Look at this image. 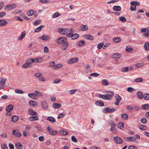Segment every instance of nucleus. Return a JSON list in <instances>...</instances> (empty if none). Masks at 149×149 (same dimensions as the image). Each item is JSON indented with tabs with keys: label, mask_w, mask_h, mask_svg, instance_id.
<instances>
[{
	"label": "nucleus",
	"mask_w": 149,
	"mask_h": 149,
	"mask_svg": "<svg viewBox=\"0 0 149 149\" xmlns=\"http://www.w3.org/2000/svg\"><path fill=\"white\" fill-rule=\"evenodd\" d=\"M58 31L61 34L63 35H66L67 36L68 34H70L69 33V29L68 28H59L58 29Z\"/></svg>",
	"instance_id": "f257e3e1"
},
{
	"label": "nucleus",
	"mask_w": 149,
	"mask_h": 149,
	"mask_svg": "<svg viewBox=\"0 0 149 149\" xmlns=\"http://www.w3.org/2000/svg\"><path fill=\"white\" fill-rule=\"evenodd\" d=\"M115 97L116 99V101L115 103V104L116 105H118L120 101L121 100V97L118 94H116L115 95Z\"/></svg>",
	"instance_id": "f03ea898"
},
{
	"label": "nucleus",
	"mask_w": 149,
	"mask_h": 149,
	"mask_svg": "<svg viewBox=\"0 0 149 149\" xmlns=\"http://www.w3.org/2000/svg\"><path fill=\"white\" fill-rule=\"evenodd\" d=\"M79 36V35L77 33L73 34V33H70L68 34L67 37L69 38H71L72 40L78 38Z\"/></svg>",
	"instance_id": "7ed1b4c3"
},
{
	"label": "nucleus",
	"mask_w": 149,
	"mask_h": 149,
	"mask_svg": "<svg viewBox=\"0 0 149 149\" xmlns=\"http://www.w3.org/2000/svg\"><path fill=\"white\" fill-rule=\"evenodd\" d=\"M66 41V38L65 37H61L58 38L56 40L57 42L60 44H61L64 43Z\"/></svg>",
	"instance_id": "20e7f679"
},
{
	"label": "nucleus",
	"mask_w": 149,
	"mask_h": 149,
	"mask_svg": "<svg viewBox=\"0 0 149 149\" xmlns=\"http://www.w3.org/2000/svg\"><path fill=\"white\" fill-rule=\"evenodd\" d=\"M99 97L100 98L105 100H110L111 99L109 95H108V94L102 95L100 94L99 95Z\"/></svg>",
	"instance_id": "39448f33"
},
{
	"label": "nucleus",
	"mask_w": 149,
	"mask_h": 149,
	"mask_svg": "<svg viewBox=\"0 0 149 149\" xmlns=\"http://www.w3.org/2000/svg\"><path fill=\"white\" fill-rule=\"evenodd\" d=\"M115 142L118 144H121L123 142V140L120 138L116 136L114 137Z\"/></svg>",
	"instance_id": "423d86ee"
},
{
	"label": "nucleus",
	"mask_w": 149,
	"mask_h": 149,
	"mask_svg": "<svg viewBox=\"0 0 149 149\" xmlns=\"http://www.w3.org/2000/svg\"><path fill=\"white\" fill-rule=\"evenodd\" d=\"M17 6L16 4H12L8 5L6 6L5 7V9L8 10H11L14 8H15Z\"/></svg>",
	"instance_id": "0eeeda50"
},
{
	"label": "nucleus",
	"mask_w": 149,
	"mask_h": 149,
	"mask_svg": "<svg viewBox=\"0 0 149 149\" xmlns=\"http://www.w3.org/2000/svg\"><path fill=\"white\" fill-rule=\"evenodd\" d=\"M84 37L87 39L91 40H94V37L92 35L88 34H85Z\"/></svg>",
	"instance_id": "6e6552de"
},
{
	"label": "nucleus",
	"mask_w": 149,
	"mask_h": 149,
	"mask_svg": "<svg viewBox=\"0 0 149 149\" xmlns=\"http://www.w3.org/2000/svg\"><path fill=\"white\" fill-rule=\"evenodd\" d=\"M68 45V42H64V43L61 46V49L64 50L67 48Z\"/></svg>",
	"instance_id": "1a4fd4ad"
},
{
	"label": "nucleus",
	"mask_w": 149,
	"mask_h": 149,
	"mask_svg": "<svg viewBox=\"0 0 149 149\" xmlns=\"http://www.w3.org/2000/svg\"><path fill=\"white\" fill-rule=\"evenodd\" d=\"M41 38L43 40L47 41L49 40L50 39V37L48 35H45L41 37Z\"/></svg>",
	"instance_id": "9d476101"
},
{
	"label": "nucleus",
	"mask_w": 149,
	"mask_h": 149,
	"mask_svg": "<svg viewBox=\"0 0 149 149\" xmlns=\"http://www.w3.org/2000/svg\"><path fill=\"white\" fill-rule=\"evenodd\" d=\"M78 61V59L77 58H74L70 59L68 61V63L69 64L73 63L75 62H77Z\"/></svg>",
	"instance_id": "9b49d317"
},
{
	"label": "nucleus",
	"mask_w": 149,
	"mask_h": 149,
	"mask_svg": "<svg viewBox=\"0 0 149 149\" xmlns=\"http://www.w3.org/2000/svg\"><path fill=\"white\" fill-rule=\"evenodd\" d=\"M41 105L44 109H47L48 107V105L47 103L45 101L41 102Z\"/></svg>",
	"instance_id": "f8f14e48"
},
{
	"label": "nucleus",
	"mask_w": 149,
	"mask_h": 149,
	"mask_svg": "<svg viewBox=\"0 0 149 149\" xmlns=\"http://www.w3.org/2000/svg\"><path fill=\"white\" fill-rule=\"evenodd\" d=\"M8 24L7 21L5 20H0V26H4Z\"/></svg>",
	"instance_id": "ddd939ff"
},
{
	"label": "nucleus",
	"mask_w": 149,
	"mask_h": 149,
	"mask_svg": "<svg viewBox=\"0 0 149 149\" xmlns=\"http://www.w3.org/2000/svg\"><path fill=\"white\" fill-rule=\"evenodd\" d=\"M28 96L32 99L37 100V98L36 97V95L34 93H31L28 94Z\"/></svg>",
	"instance_id": "4468645a"
},
{
	"label": "nucleus",
	"mask_w": 149,
	"mask_h": 149,
	"mask_svg": "<svg viewBox=\"0 0 149 149\" xmlns=\"http://www.w3.org/2000/svg\"><path fill=\"white\" fill-rule=\"evenodd\" d=\"M29 104L31 106H36L37 105V103L36 101L31 100L29 102Z\"/></svg>",
	"instance_id": "2eb2a0df"
},
{
	"label": "nucleus",
	"mask_w": 149,
	"mask_h": 149,
	"mask_svg": "<svg viewBox=\"0 0 149 149\" xmlns=\"http://www.w3.org/2000/svg\"><path fill=\"white\" fill-rule=\"evenodd\" d=\"M29 114L30 115H36L38 114V113L35 112L32 109H30L29 110Z\"/></svg>",
	"instance_id": "dca6fc26"
},
{
	"label": "nucleus",
	"mask_w": 149,
	"mask_h": 149,
	"mask_svg": "<svg viewBox=\"0 0 149 149\" xmlns=\"http://www.w3.org/2000/svg\"><path fill=\"white\" fill-rule=\"evenodd\" d=\"M36 12V11L33 10H31L27 13V15L29 16H31Z\"/></svg>",
	"instance_id": "f3484780"
},
{
	"label": "nucleus",
	"mask_w": 149,
	"mask_h": 149,
	"mask_svg": "<svg viewBox=\"0 0 149 149\" xmlns=\"http://www.w3.org/2000/svg\"><path fill=\"white\" fill-rule=\"evenodd\" d=\"M26 31H23L21 34L20 36L18 38V39L19 40H21L24 38L26 35Z\"/></svg>",
	"instance_id": "a211bd4d"
},
{
	"label": "nucleus",
	"mask_w": 149,
	"mask_h": 149,
	"mask_svg": "<svg viewBox=\"0 0 149 149\" xmlns=\"http://www.w3.org/2000/svg\"><path fill=\"white\" fill-rule=\"evenodd\" d=\"M31 116L29 117V120L30 121H34L38 120V117L37 116Z\"/></svg>",
	"instance_id": "6ab92c4d"
},
{
	"label": "nucleus",
	"mask_w": 149,
	"mask_h": 149,
	"mask_svg": "<svg viewBox=\"0 0 149 149\" xmlns=\"http://www.w3.org/2000/svg\"><path fill=\"white\" fill-rule=\"evenodd\" d=\"M61 104H60L54 103L53 104V107L55 109H58L61 107Z\"/></svg>",
	"instance_id": "aec40b11"
},
{
	"label": "nucleus",
	"mask_w": 149,
	"mask_h": 149,
	"mask_svg": "<svg viewBox=\"0 0 149 149\" xmlns=\"http://www.w3.org/2000/svg\"><path fill=\"white\" fill-rule=\"evenodd\" d=\"M34 61V59L32 58H28L26 61V62L30 65H31Z\"/></svg>",
	"instance_id": "412c9836"
},
{
	"label": "nucleus",
	"mask_w": 149,
	"mask_h": 149,
	"mask_svg": "<svg viewBox=\"0 0 149 149\" xmlns=\"http://www.w3.org/2000/svg\"><path fill=\"white\" fill-rule=\"evenodd\" d=\"M47 120L50 122L52 123H54L56 122L55 119L52 117L49 116L47 118Z\"/></svg>",
	"instance_id": "4be33fe9"
},
{
	"label": "nucleus",
	"mask_w": 149,
	"mask_h": 149,
	"mask_svg": "<svg viewBox=\"0 0 149 149\" xmlns=\"http://www.w3.org/2000/svg\"><path fill=\"white\" fill-rule=\"evenodd\" d=\"M13 107L12 105H8L6 107V111H11L13 110Z\"/></svg>",
	"instance_id": "5701e85b"
},
{
	"label": "nucleus",
	"mask_w": 149,
	"mask_h": 149,
	"mask_svg": "<svg viewBox=\"0 0 149 149\" xmlns=\"http://www.w3.org/2000/svg\"><path fill=\"white\" fill-rule=\"evenodd\" d=\"M121 56V54L118 53H116L113 54L112 55V56L113 58H120Z\"/></svg>",
	"instance_id": "b1692460"
},
{
	"label": "nucleus",
	"mask_w": 149,
	"mask_h": 149,
	"mask_svg": "<svg viewBox=\"0 0 149 149\" xmlns=\"http://www.w3.org/2000/svg\"><path fill=\"white\" fill-rule=\"evenodd\" d=\"M49 67L52 68L54 69H56V65H55V62H51L49 64Z\"/></svg>",
	"instance_id": "393cba45"
},
{
	"label": "nucleus",
	"mask_w": 149,
	"mask_h": 149,
	"mask_svg": "<svg viewBox=\"0 0 149 149\" xmlns=\"http://www.w3.org/2000/svg\"><path fill=\"white\" fill-rule=\"evenodd\" d=\"M125 140L127 141H134L135 140V139L134 137H130L126 138Z\"/></svg>",
	"instance_id": "a878e982"
},
{
	"label": "nucleus",
	"mask_w": 149,
	"mask_h": 149,
	"mask_svg": "<svg viewBox=\"0 0 149 149\" xmlns=\"http://www.w3.org/2000/svg\"><path fill=\"white\" fill-rule=\"evenodd\" d=\"M137 96L138 98L140 99H142L143 97V95L141 92L140 91H139L137 93Z\"/></svg>",
	"instance_id": "bb28decb"
},
{
	"label": "nucleus",
	"mask_w": 149,
	"mask_h": 149,
	"mask_svg": "<svg viewBox=\"0 0 149 149\" xmlns=\"http://www.w3.org/2000/svg\"><path fill=\"white\" fill-rule=\"evenodd\" d=\"M134 3H132V1L130 2V4L132 5L130 8V10L131 11L135 10L136 9V6Z\"/></svg>",
	"instance_id": "cd10ccee"
},
{
	"label": "nucleus",
	"mask_w": 149,
	"mask_h": 149,
	"mask_svg": "<svg viewBox=\"0 0 149 149\" xmlns=\"http://www.w3.org/2000/svg\"><path fill=\"white\" fill-rule=\"evenodd\" d=\"M81 30L84 31L88 29V26L86 25H82L81 26Z\"/></svg>",
	"instance_id": "c85d7f7f"
},
{
	"label": "nucleus",
	"mask_w": 149,
	"mask_h": 149,
	"mask_svg": "<svg viewBox=\"0 0 149 149\" xmlns=\"http://www.w3.org/2000/svg\"><path fill=\"white\" fill-rule=\"evenodd\" d=\"M18 119V117L17 116H13L11 117L12 121L14 122L17 121Z\"/></svg>",
	"instance_id": "c756f323"
},
{
	"label": "nucleus",
	"mask_w": 149,
	"mask_h": 149,
	"mask_svg": "<svg viewBox=\"0 0 149 149\" xmlns=\"http://www.w3.org/2000/svg\"><path fill=\"white\" fill-rule=\"evenodd\" d=\"M31 67V65H29L26 62L23 64L22 66V68H28Z\"/></svg>",
	"instance_id": "7c9ffc66"
},
{
	"label": "nucleus",
	"mask_w": 149,
	"mask_h": 149,
	"mask_svg": "<svg viewBox=\"0 0 149 149\" xmlns=\"http://www.w3.org/2000/svg\"><path fill=\"white\" fill-rule=\"evenodd\" d=\"M15 147L18 149H22V146L20 143L17 142L15 144Z\"/></svg>",
	"instance_id": "2f4dec72"
},
{
	"label": "nucleus",
	"mask_w": 149,
	"mask_h": 149,
	"mask_svg": "<svg viewBox=\"0 0 149 149\" xmlns=\"http://www.w3.org/2000/svg\"><path fill=\"white\" fill-rule=\"evenodd\" d=\"M113 10L115 11H120L121 10V8L119 6H114L113 8Z\"/></svg>",
	"instance_id": "473e14b6"
},
{
	"label": "nucleus",
	"mask_w": 149,
	"mask_h": 149,
	"mask_svg": "<svg viewBox=\"0 0 149 149\" xmlns=\"http://www.w3.org/2000/svg\"><path fill=\"white\" fill-rule=\"evenodd\" d=\"M60 134L62 135H65L68 134V132L66 131L63 130H60L59 131Z\"/></svg>",
	"instance_id": "72a5a7b5"
},
{
	"label": "nucleus",
	"mask_w": 149,
	"mask_h": 149,
	"mask_svg": "<svg viewBox=\"0 0 149 149\" xmlns=\"http://www.w3.org/2000/svg\"><path fill=\"white\" fill-rule=\"evenodd\" d=\"M103 85L107 86L109 84L108 81L106 79H104L101 81Z\"/></svg>",
	"instance_id": "f704fd0d"
},
{
	"label": "nucleus",
	"mask_w": 149,
	"mask_h": 149,
	"mask_svg": "<svg viewBox=\"0 0 149 149\" xmlns=\"http://www.w3.org/2000/svg\"><path fill=\"white\" fill-rule=\"evenodd\" d=\"M85 43V42L84 40H81L77 44V45L79 47L83 46Z\"/></svg>",
	"instance_id": "c9c22d12"
},
{
	"label": "nucleus",
	"mask_w": 149,
	"mask_h": 149,
	"mask_svg": "<svg viewBox=\"0 0 149 149\" xmlns=\"http://www.w3.org/2000/svg\"><path fill=\"white\" fill-rule=\"evenodd\" d=\"M35 62V63L40 62L43 61V59L42 57H38L34 59Z\"/></svg>",
	"instance_id": "e433bc0d"
},
{
	"label": "nucleus",
	"mask_w": 149,
	"mask_h": 149,
	"mask_svg": "<svg viewBox=\"0 0 149 149\" xmlns=\"http://www.w3.org/2000/svg\"><path fill=\"white\" fill-rule=\"evenodd\" d=\"M144 48L146 51L149 50V42H146L144 45Z\"/></svg>",
	"instance_id": "4c0bfd02"
},
{
	"label": "nucleus",
	"mask_w": 149,
	"mask_h": 149,
	"mask_svg": "<svg viewBox=\"0 0 149 149\" xmlns=\"http://www.w3.org/2000/svg\"><path fill=\"white\" fill-rule=\"evenodd\" d=\"M95 103L96 105L100 106H103L104 105V103L101 101H96Z\"/></svg>",
	"instance_id": "58836bf2"
},
{
	"label": "nucleus",
	"mask_w": 149,
	"mask_h": 149,
	"mask_svg": "<svg viewBox=\"0 0 149 149\" xmlns=\"http://www.w3.org/2000/svg\"><path fill=\"white\" fill-rule=\"evenodd\" d=\"M128 117V115L126 113H123L121 115L122 118L125 120H127Z\"/></svg>",
	"instance_id": "ea45409f"
},
{
	"label": "nucleus",
	"mask_w": 149,
	"mask_h": 149,
	"mask_svg": "<svg viewBox=\"0 0 149 149\" xmlns=\"http://www.w3.org/2000/svg\"><path fill=\"white\" fill-rule=\"evenodd\" d=\"M113 41L116 42H118L121 41V38L119 37H116L113 39Z\"/></svg>",
	"instance_id": "a19ab883"
},
{
	"label": "nucleus",
	"mask_w": 149,
	"mask_h": 149,
	"mask_svg": "<svg viewBox=\"0 0 149 149\" xmlns=\"http://www.w3.org/2000/svg\"><path fill=\"white\" fill-rule=\"evenodd\" d=\"M34 93L36 95V97H41L42 96V95L39 91H35L34 92Z\"/></svg>",
	"instance_id": "79ce46f5"
},
{
	"label": "nucleus",
	"mask_w": 149,
	"mask_h": 149,
	"mask_svg": "<svg viewBox=\"0 0 149 149\" xmlns=\"http://www.w3.org/2000/svg\"><path fill=\"white\" fill-rule=\"evenodd\" d=\"M44 27V25H41L39 26L35 30V32H38L39 31H40L42 29V27Z\"/></svg>",
	"instance_id": "37998d69"
},
{
	"label": "nucleus",
	"mask_w": 149,
	"mask_h": 149,
	"mask_svg": "<svg viewBox=\"0 0 149 149\" xmlns=\"http://www.w3.org/2000/svg\"><path fill=\"white\" fill-rule=\"evenodd\" d=\"M144 65V64L142 63H138L136 64V67L140 68L143 67Z\"/></svg>",
	"instance_id": "c03bdc74"
},
{
	"label": "nucleus",
	"mask_w": 149,
	"mask_h": 149,
	"mask_svg": "<svg viewBox=\"0 0 149 149\" xmlns=\"http://www.w3.org/2000/svg\"><path fill=\"white\" fill-rule=\"evenodd\" d=\"M108 123L110 126H116V124L114 122L111 120H109L108 121Z\"/></svg>",
	"instance_id": "a18cd8bd"
},
{
	"label": "nucleus",
	"mask_w": 149,
	"mask_h": 149,
	"mask_svg": "<svg viewBox=\"0 0 149 149\" xmlns=\"http://www.w3.org/2000/svg\"><path fill=\"white\" fill-rule=\"evenodd\" d=\"M5 80L3 78H0V84L1 86H3L5 83Z\"/></svg>",
	"instance_id": "49530a36"
},
{
	"label": "nucleus",
	"mask_w": 149,
	"mask_h": 149,
	"mask_svg": "<svg viewBox=\"0 0 149 149\" xmlns=\"http://www.w3.org/2000/svg\"><path fill=\"white\" fill-rule=\"evenodd\" d=\"M116 126H111V127L110 128V131H111L113 133H116V130L115 128V127Z\"/></svg>",
	"instance_id": "de8ad7c7"
},
{
	"label": "nucleus",
	"mask_w": 149,
	"mask_h": 149,
	"mask_svg": "<svg viewBox=\"0 0 149 149\" xmlns=\"http://www.w3.org/2000/svg\"><path fill=\"white\" fill-rule=\"evenodd\" d=\"M124 123H120L117 125L118 127L120 129H122L123 128Z\"/></svg>",
	"instance_id": "09e8293b"
},
{
	"label": "nucleus",
	"mask_w": 149,
	"mask_h": 149,
	"mask_svg": "<svg viewBox=\"0 0 149 149\" xmlns=\"http://www.w3.org/2000/svg\"><path fill=\"white\" fill-rule=\"evenodd\" d=\"M60 14L58 12H56L52 15V17L53 18L57 17L60 15Z\"/></svg>",
	"instance_id": "8fccbe9b"
},
{
	"label": "nucleus",
	"mask_w": 149,
	"mask_h": 149,
	"mask_svg": "<svg viewBox=\"0 0 149 149\" xmlns=\"http://www.w3.org/2000/svg\"><path fill=\"white\" fill-rule=\"evenodd\" d=\"M120 21H122V22H124L126 21V18L124 17H120L118 18Z\"/></svg>",
	"instance_id": "3c124183"
},
{
	"label": "nucleus",
	"mask_w": 149,
	"mask_h": 149,
	"mask_svg": "<svg viewBox=\"0 0 149 149\" xmlns=\"http://www.w3.org/2000/svg\"><path fill=\"white\" fill-rule=\"evenodd\" d=\"M140 129L142 130H145L147 129L146 127L143 125H141L139 127Z\"/></svg>",
	"instance_id": "603ef678"
},
{
	"label": "nucleus",
	"mask_w": 149,
	"mask_h": 149,
	"mask_svg": "<svg viewBox=\"0 0 149 149\" xmlns=\"http://www.w3.org/2000/svg\"><path fill=\"white\" fill-rule=\"evenodd\" d=\"M126 50L128 52H131L133 50V49L130 46H127L126 47Z\"/></svg>",
	"instance_id": "864d4df0"
},
{
	"label": "nucleus",
	"mask_w": 149,
	"mask_h": 149,
	"mask_svg": "<svg viewBox=\"0 0 149 149\" xmlns=\"http://www.w3.org/2000/svg\"><path fill=\"white\" fill-rule=\"evenodd\" d=\"M135 81L136 82H141L143 81V79L142 78H139L135 79Z\"/></svg>",
	"instance_id": "5fc2aeb1"
},
{
	"label": "nucleus",
	"mask_w": 149,
	"mask_h": 149,
	"mask_svg": "<svg viewBox=\"0 0 149 149\" xmlns=\"http://www.w3.org/2000/svg\"><path fill=\"white\" fill-rule=\"evenodd\" d=\"M142 107L143 109L145 110H148L149 109V105L147 104L143 105Z\"/></svg>",
	"instance_id": "6e6d98bb"
},
{
	"label": "nucleus",
	"mask_w": 149,
	"mask_h": 149,
	"mask_svg": "<svg viewBox=\"0 0 149 149\" xmlns=\"http://www.w3.org/2000/svg\"><path fill=\"white\" fill-rule=\"evenodd\" d=\"M144 99L146 100H149V94H145L143 95V97Z\"/></svg>",
	"instance_id": "4d7b16f0"
},
{
	"label": "nucleus",
	"mask_w": 149,
	"mask_h": 149,
	"mask_svg": "<svg viewBox=\"0 0 149 149\" xmlns=\"http://www.w3.org/2000/svg\"><path fill=\"white\" fill-rule=\"evenodd\" d=\"M72 141L76 143L77 141V140L75 136H73L71 137V138Z\"/></svg>",
	"instance_id": "13d9d810"
},
{
	"label": "nucleus",
	"mask_w": 149,
	"mask_h": 149,
	"mask_svg": "<svg viewBox=\"0 0 149 149\" xmlns=\"http://www.w3.org/2000/svg\"><path fill=\"white\" fill-rule=\"evenodd\" d=\"M41 22L40 20V19H38L36 20L34 23V25H38Z\"/></svg>",
	"instance_id": "bf43d9fd"
},
{
	"label": "nucleus",
	"mask_w": 149,
	"mask_h": 149,
	"mask_svg": "<svg viewBox=\"0 0 149 149\" xmlns=\"http://www.w3.org/2000/svg\"><path fill=\"white\" fill-rule=\"evenodd\" d=\"M35 128L39 132H42V129L41 128V127L39 125H36L35 127Z\"/></svg>",
	"instance_id": "052dcab7"
},
{
	"label": "nucleus",
	"mask_w": 149,
	"mask_h": 149,
	"mask_svg": "<svg viewBox=\"0 0 149 149\" xmlns=\"http://www.w3.org/2000/svg\"><path fill=\"white\" fill-rule=\"evenodd\" d=\"M15 92L16 93L21 94H22L24 93L23 91L20 89H16L15 91Z\"/></svg>",
	"instance_id": "680f3d73"
},
{
	"label": "nucleus",
	"mask_w": 149,
	"mask_h": 149,
	"mask_svg": "<svg viewBox=\"0 0 149 149\" xmlns=\"http://www.w3.org/2000/svg\"><path fill=\"white\" fill-rule=\"evenodd\" d=\"M129 67H126L125 68H124L121 70V71L123 72H126L129 70Z\"/></svg>",
	"instance_id": "e2e57ef3"
},
{
	"label": "nucleus",
	"mask_w": 149,
	"mask_h": 149,
	"mask_svg": "<svg viewBox=\"0 0 149 149\" xmlns=\"http://www.w3.org/2000/svg\"><path fill=\"white\" fill-rule=\"evenodd\" d=\"M108 112L111 113L113 112L116 109H115V108H112L110 109V108L108 107Z\"/></svg>",
	"instance_id": "0e129e2a"
},
{
	"label": "nucleus",
	"mask_w": 149,
	"mask_h": 149,
	"mask_svg": "<svg viewBox=\"0 0 149 149\" xmlns=\"http://www.w3.org/2000/svg\"><path fill=\"white\" fill-rule=\"evenodd\" d=\"M127 109L128 110L130 111H131L134 109V108L133 107H131L130 106H128L127 107Z\"/></svg>",
	"instance_id": "69168bd1"
},
{
	"label": "nucleus",
	"mask_w": 149,
	"mask_h": 149,
	"mask_svg": "<svg viewBox=\"0 0 149 149\" xmlns=\"http://www.w3.org/2000/svg\"><path fill=\"white\" fill-rule=\"evenodd\" d=\"M104 44L102 42L98 44L97 48L99 49H100L102 48L104 45Z\"/></svg>",
	"instance_id": "338daca9"
},
{
	"label": "nucleus",
	"mask_w": 149,
	"mask_h": 149,
	"mask_svg": "<svg viewBox=\"0 0 149 149\" xmlns=\"http://www.w3.org/2000/svg\"><path fill=\"white\" fill-rule=\"evenodd\" d=\"M1 148L2 149H8L7 145L5 143H3L1 145Z\"/></svg>",
	"instance_id": "774afa93"
}]
</instances>
